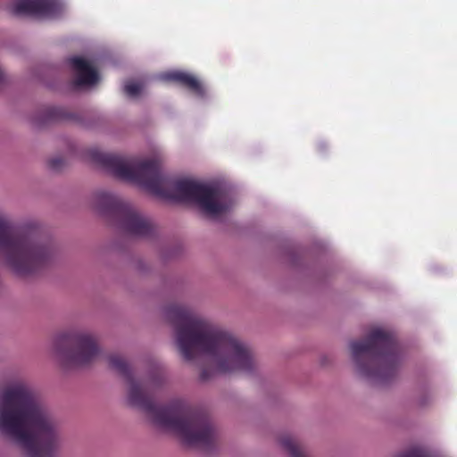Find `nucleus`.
Listing matches in <instances>:
<instances>
[{"label":"nucleus","instance_id":"obj_1","mask_svg":"<svg viewBox=\"0 0 457 457\" xmlns=\"http://www.w3.org/2000/svg\"><path fill=\"white\" fill-rule=\"evenodd\" d=\"M165 317L173 326L175 343L184 359L204 358L201 379L220 374H251L257 368L254 353L245 342L190 307L168 306Z\"/></svg>","mask_w":457,"mask_h":457},{"label":"nucleus","instance_id":"obj_2","mask_svg":"<svg viewBox=\"0 0 457 457\" xmlns=\"http://www.w3.org/2000/svg\"><path fill=\"white\" fill-rule=\"evenodd\" d=\"M93 159L116 178L137 184L159 197L192 204L211 219L222 218L234 205L230 195L220 187L163 173L160 153L149 159L95 152Z\"/></svg>","mask_w":457,"mask_h":457},{"label":"nucleus","instance_id":"obj_3","mask_svg":"<svg viewBox=\"0 0 457 457\" xmlns=\"http://www.w3.org/2000/svg\"><path fill=\"white\" fill-rule=\"evenodd\" d=\"M0 435L16 444L25 457H53L62 446V422L23 382L0 395Z\"/></svg>","mask_w":457,"mask_h":457},{"label":"nucleus","instance_id":"obj_4","mask_svg":"<svg viewBox=\"0 0 457 457\" xmlns=\"http://www.w3.org/2000/svg\"><path fill=\"white\" fill-rule=\"evenodd\" d=\"M110 366L128 377L127 399L130 405L144 411L157 428L171 432L188 445L207 447L218 438V432L211 420L198 413L192 412L182 400H176L167 406H157L151 392L161 386L164 376L158 368L142 382L129 377V367L120 354L108 357Z\"/></svg>","mask_w":457,"mask_h":457},{"label":"nucleus","instance_id":"obj_5","mask_svg":"<svg viewBox=\"0 0 457 457\" xmlns=\"http://www.w3.org/2000/svg\"><path fill=\"white\" fill-rule=\"evenodd\" d=\"M349 349L356 373L374 384L393 377L401 361L393 334L381 327L371 328L365 340L350 342Z\"/></svg>","mask_w":457,"mask_h":457},{"label":"nucleus","instance_id":"obj_6","mask_svg":"<svg viewBox=\"0 0 457 457\" xmlns=\"http://www.w3.org/2000/svg\"><path fill=\"white\" fill-rule=\"evenodd\" d=\"M0 251L5 264L19 275L36 271L53 255L51 247L30 234L15 232L0 214Z\"/></svg>","mask_w":457,"mask_h":457},{"label":"nucleus","instance_id":"obj_7","mask_svg":"<svg viewBox=\"0 0 457 457\" xmlns=\"http://www.w3.org/2000/svg\"><path fill=\"white\" fill-rule=\"evenodd\" d=\"M52 352L66 367L90 363L100 354L96 337L88 331L69 330L57 334L52 342Z\"/></svg>","mask_w":457,"mask_h":457},{"label":"nucleus","instance_id":"obj_8","mask_svg":"<svg viewBox=\"0 0 457 457\" xmlns=\"http://www.w3.org/2000/svg\"><path fill=\"white\" fill-rule=\"evenodd\" d=\"M93 205L99 211L112 209L122 211V229L130 236L144 237L151 233L153 225L148 218L121 201L116 195L108 191H97L92 196Z\"/></svg>","mask_w":457,"mask_h":457},{"label":"nucleus","instance_id":"obj_9","mask_svg":"<svg viewBox=\"0 0 457 457\" xmlns=\"http://www.w3.org/2000/svg\"><path fill=\"white\" fill-rule=\"evenodd\" d=\"M64 10L61 0H14L11 11L16 15L55 18Z\"/></svg>","mask_w":457,"mask_h":457},{"label":"nucleus","instance_id":"obj_10","mask_svg":"<svg viewBox=\"0 0 457 457\" xmlns=\"http://www.w3.org/2000/svg\"><path fill=\"white\" fill-rule=\"evenodd\" d=\"M70 64L74 73V84L77 87L91 88L100 81V75L94 60L75 56L70 59Z\"/></svg>","mask_w":457,"mask_h":457},{"label":"nucleus","instance_id":"obj_11","mask_svg":"<svg viewBox=\"0 0 457 457\" xmlns=\"http://www.w3.org/2000/svg\"><path fill=\"white\" fill-rule=\"evenodd\" d=\"M158 78L164 81H177L180 84L187 87L193 90L195 94L200 96H204V87L201 81L194 75L181 71H170L161 73Z\"/></svg>","mask_w":457,"mask_h":457},{"label":"nucleus","instance_id":"obj_12","mask_svg":"<svg viewBox=\"0 0 457 457\" xmlns=\"http://www.w3.org/2000/svg\"><path fill=\"white\" fill-rule=\"evenodd\" d=\"M280 443L291 457H306L294 437L285 436L281 438Z\"/></svg>","mask_w":457,"mask_h":457},{"label":"nucleus","instance_id":"obj_13","mask_svg":"<svg viewBox=\"0 0 457 457\" xmlns=\"http://www.w3.org/2000/svg\"><path fill=\"white\" fill-rule=\"evenodd\" d=\"M144 89V85L137 81H127L124 85L125 93L131 97H136L140 95Z\"/></svg>","mask_w":457,"mask_h":457},{"label":"nucleus","instance_id":"obj_14","mask_svg":"<svg viewBox=\"0 0 457 457\" xmlns=\"http://www.w3.org/2000/svg\"><path fill=\"white\" fill-rule=\"evenodd\" d=\"M394 457H429L424 450L420 448H415L412 450H410L406 453L397 454Z\"/></svg>","mask_w":457,"mask_h":457},{"label":"nucleus","instance_id":"obj_15","mask_svg":"<svg viewBox=\"0 0 457 457\" xmlns=\"http://www.w3.org/2000/svg\"><path fill=\"white\" fill-rule=\"evenodd\" d=\"M62 163H63V160L60 157L53 158L50 161V166L55 170L60 169L62 166Z\"/></svg>","mask_w":457,"mask_h":457},{"label":"nucleus","instance_id":"obj_16","mask_svg":"<svg viewBox=\"0 0 457 457\" xmlns=\"http://www.w3.org/2000/svg\"><path fill=\"white\" fill-rule=\"evenodd\" d=\"M4 79H5L4 73L3 70H2V68L0 67V84L2 82H4Z\"/></svg>","mask_w":457,"mask_h":457}]
</instances>
